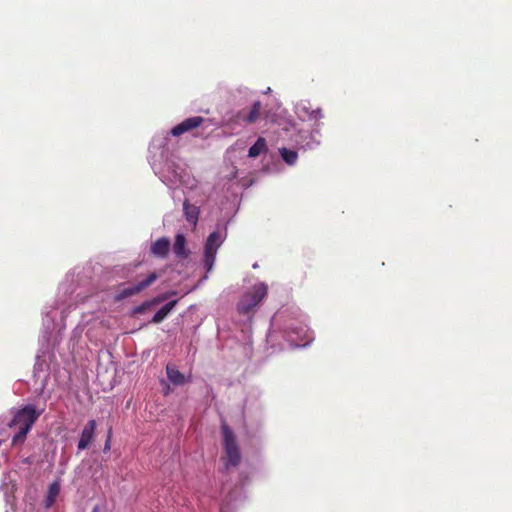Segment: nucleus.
I'll return each instance as SVG.
<instances>
[{
  "label": "nucleus",
  "mask_w": 512,
  "mask_h": 512,
  "mask_svg": "<svg viewBox=\"0 0 512 512\" xmlns=\"http://www.w3.org/2000/svg\"><path fill=\"white\" fill-rule=\"evenodd\" d=\"M201 116L185 119L170 132L157 133L149 147V162L154 173L170 189L182 188L184 192L198 189V181L190 175L186 165L174 155L176 143L170 135L178 137L204 123Z\"/></svg>",
  "instance_id": "f257e3e1"
},
{
  "label": "nucleus",
  "mask_w": 512,
  "mask_h": 512,
  "mask_svg": "<svg viewBox=\"0 0 512 512\" xmlns=\"http://www.w3.org/2000/svg\"><path fill=\"white\" fill-rule=\"evenodd\" d=\"M255 92L247 87H239L234 93L237 105L249 103V107L239 109L227 114L223 120V127L232 134L239 133L247 125L255 123L262 110V103L255 99Z\"/></svg>",
  "instance_id": "f03ea898"
},
{
  "label": "nucleus",
  "mask_w": 512,
  "mask_h": 512,
  "mask_svg": "<svg viewBox=\"0 0 512 512\" xmlns=\"http://www.w3.org/2000/svg\"><path fill=\"white\" fill-rule=\"evenodd\" d=\"M281 130L298 149L307 151L315 149L320 145L321 132L318 126L312 128L310 131H304L298 130L294 122L286 121Z\"/></svg>",
  "instance_id": "7ed1b4c3"
},
{
  "label": "nucleus",
  "mask_w": 512,
  "mask_h": 512,
  "mask_svg": "<svg viewBox=\"0 0 512 512\" xmlns=\"http://www.w3.org/2000/svg\"><path fill=\"white\" fill-rule=\"evenodd\" d=\"M39 415L40 412H37L33 405H27L14 414L9 423V426L16 430L12 438L13 445H21L24 442L27 433Z\"/></svg>",
  "instance_id": "20e7f679"
},
{
  "label": "nucleus",
  "mask_w": 512,
  "mask_h": 512,
  "mask_svg": "<svg viewBox=\"0 0 512 512\" xmlns=\"http://www.w3.org/2000/svg\"><path fill=\"white\" fill-rule=\"evenodd\" d=\"M222 436L225 453L224 468L228 472L231 467H236L239 464L241 453L233 431L226 424H222Z\"/></svg>",
  "instance_id": "39448f33"
},
{
  "label": "nucleus",
  "mask_w": 512,
  "mask_h": 512,
  "mask_svg": "<svg viewBox=\"0 0 512 512\" xmlns=\"http://www.w3.org/2000/svg\"><path fill=\"white\" fill-rule=\"evenodd\" d=\"M268 287L265 283L255 284L249 291L245 292L237 304V309L241 314L251 312L266 297Z\"/></svg>",
  "instance_id": "423d86ee"
},
{
  "label": "nucleus",
  "mask_w": 512,
  "mask_h": 512,
  "mask_svg": "<svg viewBox=\"0 0 512 512\" xmlns=\"http://www.w3.org/2000/svg\"><path fill=\"white\" fill-rule=\"evenodd\" d=\"M226 237V233H222L220 231H214L209 234L205 246H204V266L207 272H210L213 269L216 254L218 248L222 245Z\"/></svg>",
  "instance_id": "0eeeda50"
},
{
  "label": "nucleus",
  "mask_w": 512,
  "mask_h": 512,
  "mask_svg": "<svg viewBox=\"0 0 512 512\" xmlns=\"http://www.w3.org/2000/svg\"><path fill=\"white\" fill-rule=\"evenodd\" d=\"M287 341L294 347H305L313 339L312 332L306 325H289L285 330Z\"/></svg>",
  "instance_id": "6e6552de"
},
{
  "label": "nucleus",
  "mask_w": 512,
  "mask_h": 512,
  "mask_svg": "<svg viewBox=\"0 0 512 512\" xmlns=\"http://www.w3.org/2000/svg\"><path fill=\"white\" fill-rule=\"evenodd\" d=\"M158 278V274L156 272H151L144 279L139 280L137 283L129 284L128 286H124L119 289L116 294L117 300H123L133 295H136L153 284Z\"/></svg>",
  "instance_id": "1a4fd4ad"
},
{
  "label": "nucleus",
  "mask_w": 512,
  "mask_h": 512,
  "mask_svg": "<svg viewBox=\"0 0 512 512\" xmlns=\"http://www.w3.org/2000/svg\"><path fill=\"white\" fill-rule=\"evenodd\" d=\"M294 112L302 121H318L323 118L320 108H312L307 100H301L295 105Z\"/></svg>",
  "instance_id": "9d476101"
},
{
  "label": "nucleus",
  "mask_w": 512,
  "mask_h": 512,
  "mask_svg": "<svg viewBox=\"0 0 512 512\" xmlns=\"http://www.w3.org/2000/svg\"><path fill=\"white\" fill-rule=\"evenodd\" d=\"M223 495L220 512H229L231 507L235 506L242 499V489L235 487L231 489L229 485H224L221 491Z\"/></svg>",
  "instance_id": "9b49d317"
},
{
  "label": "nucleus",
  "mask_w": 512,
  "mask_h": 512,
  "mask_svg": "<svg viewBox=\"0 0 512 512\" xmlns=\"http://www.w3.org/2000/svg\"><path fill=\"white\" fill-rule=\"evenodd\" d=\"M96 421L95 420H89L80 435V439L78 442V450H84L86 449L89 444L93 441L95 436V430H96Z\"/></svg>",
  "instance_id": "f8f14e48"
},
{
  "label": "nucleus",
  "mask_w": 512,
  "mask_h": 512,
  "mask_svg": "<svg viewBox=\"0 0 512 512\" xmlns=\"http://www.w3.org/2000/svg\"><path fill=\"white\" fill-rule=\"evenodd\" d=\"M170 249V240L167 237H162L156 240L151 245V253L158 258H165Z\"/></svg>",
  "instance_id": "ddd939ff"
},
{
  "label": "nucleus",
  "mask_w": 512,
  "mask_h": 512,
  "mask_svg": "<svg viewBox=\"0 0 512 512\" xmlns=\"http://www.w3.org/2000/svg\"><path fill=\"white\" fill-rule=\"evenodd\" d=\"M166 374L169 381L176 386L183 385L187 381L185 375L173 364L166 366Z\"/></svg>",
  "instance_id": "4468645a"
},
{
  "label": "nucleus",
  "mask_w": 512,
  "mask_h": 512,
  "mask_svg": "<svg viewBox=\"0 0 512 512\" xmlns=\"http://www.w3.org/2000/svg\"><path fill=\"white\" fill-rule=\"evenodd\" d=\"M183 210L187 221L193 225L197 224L199 216V207L189 203V199L186 198L183 202Z\"/></svg>",
  "instance_id": "2eb2a0df"
},
{
  "label": "nucleus",
  "mask_w": 512,
  "mask_h": 512,
  "mask_svg": "<svg viewBox=\"0 0 512 512\" xmlns=\"http://www.w3.org/2000/svg\"><path fill=\"white\" fill-rule=\"evenodd\" d=\"M59 492H60V485L58 482H53L49 485L47 495L44 500V507L46 509H49L54 505L55 500H56L57 496L59 495Z\"/></svg>",
  "instance_id": "dca6fc26"
},
{
  "label": "nucleus",
  "mask_w": 512,
  "mask_h": 512,
  "mask_svg": "<svg viewBox=\"0 0 512 512\" xmlns=\"http://www.w3.org/2000/svg\"><path fill=\"white\" fill-rule=\"evenodd\" d=\"M186 238L183 234H177L173 245V252L179 258H185L188 256V251L185 248Z\"/></svg>",
  "instance_id": "f3484780"
},
{
  "label": "nucleus",
  "mask_w": 512,
  "mask_h": 512,
  "mask_svg": "<svg viewBox=\"0 0 512 512\" xmlns=\"http://www.w3.org/2000/svg\"><path fill=\"white\" fill-rule=\"evenodd\" d=\"M176 304L177 300H173L166 303L160 310H158L155 313V315L151 319V323H161L171 312V310L176 306Z\"/></svg>",
  "instance_id": "a211bd4d"
},
{
  "label": "nucleus",
  "mask_w": 512,
  "mask_h": 512,
  "mask_svg": "<svg viewBox=\"0 0 512 512\" xmlns=\"http://www.w3.org/2000/svg\"><path fill=\"white\" fill-rule=\"evenodd\" d=\"M266 150V140L263 137H259L256 140V142L249 148L248 156L251 158H255L259 156L261 153L266 152Z\"/></svg>",
  "instance_id": "6ab92c4d"
},
{
  "label": "nucleus",
  "mask_w": 512,
  "mask_h": 512,
  "mask_svg": "<svg viewBox=\"0 0 512 512\" xmlns=\"http://www.w3.org/2000/svg\"><path fill=\"white\" fill-rule=\"evenodd\" d=\"M279 153L283 161L289 166L296 164L298 160V153L295 150L288 149L286 147L279 148Z\"/></svg>",
  "instance_id": "aec40b11"
},
{
  "label": "nucleus",
  "mask_w": 512,
  "mask_h": 512,
  "mask_svg": "<svg viewBox=\"0 0 512 512\" xmlns=\"http://www.w3.org/2000/svg\"><path fill=\"white\" fill-rule=\"evenodd\" d=\"M54 328V316L51 312H46L43 317V339L48 340V335Z\"/></svg>",
  "instance_id": "412c9836"
},
{
  "label": "nucleus",
  "mask_w": 512,
  "mask_h": 512,
  "mask_svg": "<svg viewBox=\"0 0 512 512\" xmlns=\"http://www.w3.org/2000/svg\"><path fill=\"white\" fill-rule=\"evenodd\" d=\"M161 300H163L162 298H155L151 301H146L144 303H142L141 305L137 306L135 309H134V313L135 314H141V313H144L146 310L150 309V307H152L153 305L159 303Z\"/></svg>",
  "instance_id": "4be33fe9"
},
{
  "label": "nucleus",
  "mask_w": 512,
  "mask_h": 512,
  "mask_svg": "<svg viewBox=\"0 0 512 512\" xmlns=\"http://www.w3.org/2000/svg\"><path fill=\"white\" fill-rule=\"evenodd\" d=\"M111 448V429H109L108 431V435H107V439H106V442L104 444V452H108Z\"/></svg>",
  "instance_id": "5701e85b"
},
{
  "label": "nucleus",
  "mask_w": 512,
  "mask_h": 512,
  "mask_svg": "<svg viewBox=\"0 0 512 512\" xmlns=\"http://www.w3.org/2000/svg\"><path fill=\"white\" fill-rule=\"evenodd\" d=\"M43 372V369H42V363H36L35 365V376L38 377V378H41V373Z\"/></svg>",
  "instance_id": "b1692460"
},
{
  "label": "nucleus",
  "mask_w": 512,
  "mask_h": 512,
  "mask_svg": "<svg viewBox=\"0 0 512 512\" xmlns=\"http://www.w3.org/2000/svg\"><path fill=\"white\" fill-rule=\"evenodd\" d=\"M75 299V304H78L79 302H84L86 297H82L81 293L78 292L77 295L75 296Z\"/></svg>",
  "instance_id": "393cba45"
},
{
  "label": "nucleus",
  "mask_w": 512,
  "mask_h": 512,
  "mask_svg": "<svg viewBox=\"0 0 512 512\" xmlns=\"http://www.w3.org/2000/svg\"><path fill=\"white\" fill-rule=\"evenodd\" d=\"M46 378H47V375L46 374L43 375V379L41 380V382H42V384H41L42 385V390L44 389V386H45L44 382H45Z\"/></svg>",
  "instance_id": "a878e982"
},
{
  "label": "nucleus",
  "mask_w": 512,
  "mask_h": 512,
  "mask_svg": "<svg viewBox=\"0 0 512 512\" xmlns=\"http://www.w3.org/2000/svg\"><path fill=\"white\" fill-rule=\"evenodd\" d=\"M24 462H25V463H27V464H31V460H30V458H26V459L24 460Z\"/></svg>",
  "instance_id": "bb28decb"
}]
</instances>
